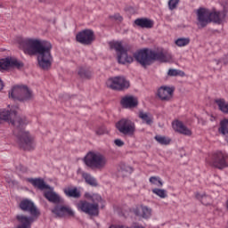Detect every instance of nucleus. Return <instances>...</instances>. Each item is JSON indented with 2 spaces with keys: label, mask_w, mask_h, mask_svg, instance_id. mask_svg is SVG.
<instances>
[{
  "label": "nucleus",
  "mask_w": 228,
  "mask_h": 228,
  "mask_svg": "<svg viewBox=\"0 0 228 228\" xmlns=\"http://www.w3.org/2000/svg\"><path fill=\"white\" fill-rule=\"evenodd\" d=\"M10 122L13 126V134L18 138L20 147L24 151H31L35 149L33 136L24 130V126L28 124L26 118H20L17 115V111L0 110V123Z\"/></svg>",
  "instance_id": "nucleus-1"
},
{
  "label": "nucleus",
  "mask_w": 228,
  "mask_h": 228,
  "mask_svg": "<svg viewBox=\"0 0 228 228\" xmlns=\"http://www.w3.org/2000/svg\"><path fill=\"white\" fill-rule=\"evenodd\" d=\"M21 46L25 54L29 56L37 54L39 67L43 70H49V68L53 65V55L51 54L53 45L51 42L38 39H24L21 42Z\"/></svg>",
  "instance_id": "nucleus-2"
},
{
  "label": "nucleus",
  "mask_w": 228,
  "mask_h": 228,
  "mask_svg": "<svg viewBox=\"0 0 228 228\" xmlns=\"http://www.w3.org/2000/svg\"><path fill=\"white\" fill-rule=\"evenodd\" d=\"M134 58L142 67L147 69V67L152 65L153 61L167 62L171 60L172 56L163 51H154L145 48L134 53Z\"/></svg>",
  "instance_id": "nucleus-3"
},
{
  "label": "nucleus",
  "mask_w": 228,
  "mask_h": 228,
  "mask_svg": "<svg viewBox=\"0 0 228 228\" xmlns=\"http://www.w3.org/2000/svg\"><path fill=\"white\" fill-rule=\"evenodd\" d=\"M19 208L21 211L29 213L31 216H24L23 214L17 215L16 220L20 224L17 228H31L35 218L40 216V211L31 200H22L19 204Z\"/></svg>",
  "instance_id": "nucleus-4"
},
{
  "label": "nucleus",
  "mask_w": 228,
  "mask_h": 228,
  "mask_svg": "<svg viewBox=\"0 0 228 228\" xmlns=\"http://www.w3.org/2000/svg\"><path fill=\"white\" fill-rule=\"evenodd\" d=\"M198 26L206 28L208 24L214 22L215 24H222L225 19V13L216 11H209L206 8H200L197 10Z\"/></svg>",
  "instance_id": "nucleus-5"
},
{
  "label": "nucleus",
  "mask_w": 228,
  "mask_h": 228,
  "mask_svg": "<svg viewBox=\"0 0 228 228\" xmlns=\"http://www.w3.org/2000/svg\"><path fill=\"white\" fill-rule=\"evenodd\" d=\"M85 197L92 203L87 200H81L77 204L78 209L86 215H90V216H97L99 215V204L102 202V197L99 194H90L88 192L85 194Z\"/></svg>",
  "instance_id": "nucleus-6"
},
{
  "label": "nucleus",
  "mask_w": 228,
  "mask_h": 228,
  "mask_svg": "<svg viewBox=\"0 0 228 228\" xmlns=\"http://www.w3.org/2000/svg\"><path fill=\"white\" fill-rule=\"evenodd\" d=\"M84 163L92 170H102L108 165V159L99 151H89L84 158Z\"/></svg>",
  "instance_id": "nucleus-7"
},
{
  "label": "nucleus",
  "mask_w": 228,
  "mask_h": 228,
  "mask_svg": "<svg viewBox=\"0 0 228 228\" xmlns=\"http://www.w3.org/2000/svg\"><path fill=\"white\" fill-rule=\"evenodd\" d=\"M111 49H115L118 54V62L121 65L126 63H133V56L127 54V53H133L131 45H122L121 42H115L110 45Z\"/></svg>",
  "instance_id": "nucleus-8"
},
{
  "label": "nucleus",
  "mask_w": 228,
  "mask_h": 228,
  "mask_svg": "<svg viewBox=\"0 0 228 228\" xmlns=\"http://www.w3.org/2000/svg\"><path fill=\"white\" fill-rule=\"evenodd\" d=\"M9 98L14 101H31L33 99V91L26 86H15L9 91Z\"/></svg>",
  "instance_id": "nucleus-9"
},
{
  "label": "nucleus",
  "mask_w": 228,
  "mask_h": 228,
  "mask_svg": "<svg viewBox=\"0 0 228 228\" xmlns=\"http://www.w3.org/2000/svg\"><path fill=\"white\" fill-rule=\"evenodd\" d=\"M108 88H110L111 90H127L129 86H131V84L129 83V80L126 79L124 77H115L113 78H110L106 83Z\"/></svg>",
  "instance_id": "nucleus-10"
},
{
  "label": "nucleus",
  "mask_w": 228,
  "mask_h": 228,
  "mask_svg": "<svg viewBox=\"0 0 228 228\" xmlns=\"http://www.w3.org/2000/svg\"><path fill=\"white\" fill-rule=\"evenodd\" d=\"M209 164L222 170V168L228 167V156L224 152L216 151L213 153Z\"/></svg>",
  "instance_id": "nucleus-11"
},
{
  "label": "nucleus",
  "mask_w": 228,
  "mask_h": 228,
  "mask_svg": "<svg viewBox=\"0 0 228 228\" xmlns=\"http://www.w3.org/2000/svg\"><path fill=\"white\" fill-rule=\"evenodd\" d=\"M116 127L119 133H122V134H133L134 131H136L134 122L127 118H122L119 120L116 124Z\"/></svg>",
  "instance_id": "nucleus-12"
},
{
  "label": "nucleus",
  "mask_w": 228,
  "mask_h": 228,
  "mask_svg": "<svg viewBox=\"0 0 228 228\" xmlns=\"http://www.w3.org/2000/svg\"><path fill=\"white\" fill-rule=\"evenodd\" d=\"M76 39L79 42V44L90 45V44L95 40V37L91 29H85L77 35Z\"/></svg>",
  "instance_id": "nucleus-13"
},
{
  "label": "nucleus",
  "mask_w": 228,
  "mask_h": 228,
  "mask_svg": "<svg viewBox=\"0 0 228 228\" xmlns=\"http://www.w3.org/2000/svg\"><path fill=\"white\" fill-rule=\"evenodd\" d=\"M133 213L135 216L139 218H143L144 220H149L152 216V208L145 205H138L133 208Z\"/></svg>",
  "instance_id": "nucleus-14"
},
{
  "label": "nucleus",
  "mask_w": 228,
  "mask_h": 228,
  "mask_svg": "<svg viewBox=\"0 0 228 228\" xmlns=\"http://www.w3.org/2000/svg\"><path fill=\"white\" fill-rule=\"evenodd\" d=\"M52 213L56 215V216H59V218H63V216H74V211L67 205L55 206L53 208Z\"/></svg>",
  "instance_id": "nucleus-15"
},
{
  "label": "nucleus",
  "mask_w": 228,
  "mask_h": 228,
  "mask_svg": "<svg viewBox=\"0 0 228 228\" xmlns=\"http://www.w3.org/2000/svg\"><path fill=\"white\" fill-rule=\"evenodd\" d=\"M44 197L49 202L53 204H63V199L58 195L55 191H53V188L50 187V191L44 192Z\"/></svg>",
  "instance_id": "nucleus-16"
},
{
  "label": "nucleus",
  "mask_w": 228,
  "mask_h": 228,
  "mask_svg": "<svg viewBox=\"0 0 228 228\" xmlns=\"http://www.w3.org/2000/svg\"><path fill=\"white\" fill-rule=\"evenodd\" d=\"M174 95V89L168 86H161L158 90V96L161 101H170Z\"/></svg>",
  "instance_id": "nucleus-17"
},
{
  "label": "nucleus",
  "mask_w": 228,
  "mask_h": 228,
  "mask_svg": "<svg viewBox=\"0 0 228 228\" xmlns=\"http://www.w3.org/2000/svg\"><path fill=\"white\" fill-rule=\"evenodd\" d=\"M173 129L180 134H184L185 136H191V130H190L181 121H175L173 123Z\"/></svg>",
  "instance_id": "nucleus-18"
},
{
  "label": "nucleus",
  "mask_w": 228,
  "mask_h": 228,
  "mask_svg": "<svg viewBox=\"0 0 228 228\" xmlns=\"http://www.w3.org/2000/svg\"><path fill=\"white\" fill-rule=\"evenodd\" d=\"M134 24L138 28H142L146 29H151V28H154V21L152 20L147 18H139L134 21Z\"/></svg>",
  "instance_id": "nucleus-19"
},
{
  "label": "nucleus",
  "mask_w": 228,
  "mask_h": 228,
  "mask_svg": "<svg viewBox=\"0 0 228 228\" xmlns=\"http://www.w3.org/2000/svg\"><path fill=\"white\" fill-rule=\"evenodd\" d=\"M121 106L123 108H136L138 106V99L134 96H125L121 99Z\"/></svg>",
  "instance_id": "nucleus-20"
},
{
  "label": "nucleus",
  "mask_w": 228,
  "mask_h": 228,
  "mask_svg": "<svg viewBox=\"0 0 228 228\" xmlns=\"http://www.w3.org/2000/svg\"><path fill=\"white\" fill-rule=\"evenodd\" d=\"M28 182L35 186V188H38V190H51V187L45 184L42 178H28Z\"/></svg>",
  "instance_id": "nucleus-21"
},
{
  "label": "nucleus",
  "mask_w": 228,
  "mask_h": 228,
  "mask_svg": "<svg viewBox=\"0 0 228 228\" xmlns=\"http://www.w3.org/2000/svg\"><path fill=\"white\" fill-rule=\"evenodd\" d=\"M8 67H16V69H22L24 67V63L20 61L16 58H6L5 59V69Z\"/></svg>",
  "instance_id": "nucleus-22"
},
{
  "label": "nucleus",
  "mask_w": 228,
  "mask_h": 228,
  "mask_svg": "<svg viewBox=\"0 0 228 228\" xmlns=\"http://www.w3.org/2000/svg\"><path fill=\"white\" fill-rule=\"evenodd\" d=\"M63 191L66 197H70L72 199H79V197H81V192L77 190V187L75 188L68 187V188H65Z\"/></svg>",
  "instance_id": "nucleus-23"
},
{
  "label": "nucleus",
  "mask_w": 228,
  "mask_h": 228,
  "mask_svg": "<svg viewBox=\"0 0 228 228\" xmlns=\"http://www.w3.org/2000/svg\"><path fill=\"white\" fill-rule=\"evenodd\" d=\"M139 118H142V122L147 124V126H152L154 122V118L152 115L143 111L139 112Z\"/></svg>",
  "instance_id": "nucleus-24"
},
{
  "label": "nucleus",
  "mask_w": 228,
  "mask_h": 228,
  "mask_svg": "<svg viewBox=\"0 0 228 228\" xmlns=\"http://www.w3.org/2000/svg\"><path fill=\"white\" fill-rule=\"evenodd\" d=\"M216 104H217L218 109L222 113L228 114V102H225L224 99H217L216 100Z\"/></svg>",
  "instance_id": "nucleus-25"
},
{
  "label": "nucleus",
  "mask_w": 228,
  "mask_h": 228,
  "mask_svg": "<svg viewBox=\"0 0 228 228\" xmlns=\"http://www.w3.org/2000/svg\"><path fill=\"white\" fill-rule=\"evenodd\" d=\"M82 177L90 186H97V180L95 179V177L92 176V175L83 172Z\"/></svg>",
  "instance_id": "nucleus-26"
},
{
  "label": "nucleus",
  "mask_w": 228,
  "mask_h": 228,
  "mask_svg": "<svg viewBox=\"0 0 228 228\" xmlns=\"http://www.w3.org/2000/svg\"><path fill=\"white\" fill-rule=\"evenodd\" d=\"M220 134L224 136H228V119L224 118L220 121V126L218 128Z\"/></svg>",
  "instance_id": "nucleus-27"
},
{
  "label": "nucleus",
  "mask_w": 228,
  "mask_h": 228,
  "mask_svg": "<svg viewBox=\"0 0 228 228\" xmlns=\"http://www.w3.org/2000/svg\"><path fill=\"white\" fill-rule=\"evenodd\" d=\"M77 74L82 79H90V77H92V72L88 69H85V68H79Z\"/></svg>",
  "instance_id": "nucleus-28"
},
{
  "label": "nucleus",
  "mask_w": 228,
  "mask_h": 228,
  "mask_svg": "<svg viewBox=\"0 0 228 228\" xmlns=\"http://www.w3.org/2000/svg\"><path fill=\"white\" fill-rule=\"evenodd\" d=\"M175 44L178 47H185V45H188L190 44V38L189 37H180L175 40Z\"/></svg>",
  "instance_id": "nucleus-29"
},
{
  "label": "nucleus",
  "mask_w": 228,
  "mask_h": 228,
  "mask_svg": "<svg viewBox=\"0 0 228 228\" xmlns=\"http://www.w3.org/2000/svg\"><path fill=\"white\" fill-rule=\"evenodd\" d=\"M195 197H196V199H198V200H200V202H202L205 206H208V204H209V202H206V200H211V197L206 195V193L200 194V193L197 192L195 194Z\"/></svg>",
  "instance_id": "nucleus-30"
},
{
  "label": "nucleus",
  "mask_w": 228,
  "mask_h": 228,
  "mask_svg": "<svg viewBox=\"0 0 228 228\" xmlns=\"http://www.w3.org/2000/svg\"><path fill=\"white\" fill-rule=\"evenodd\" d=\"M155 140H156V142L160 143V145H168V144H170V142H171L170 138L161 136V135H156Z\"/></svg>",
  "instance_id": "nucleus-31"
},
{
  "label": "nucleus",
  "mask_w": 228,
  "mask_h": 228,
  "mask_svg": "<svg viewBox=\"0 0 228 228\" xmlns=\"http://www.w3.org/2000/svg\"><path fill=\"white\" fill-rule=\"evenodd\" d=\"M152 193L159 197L160 199H167V191L165 189H152Z\"/></svg>",
  "instance_id": "nucleus-32"
},
{
  "label": "nucleus",
  "mask_w": 228,
  "mask_h": 228,
  "mask_svg": "<svg viewBox=\"0 0 228 228\" xmlns=\"http://www.w3.org/2000/svg\"><path fill=\"white\" fill-rule=\"evenodd\" d=\"M150 183L151 184H154L155 186H158L159 188H161V186H163V182L161 181V178H159V176L150 177Z\"/></svg>",
  "instance_id": "nucleus-33"
},
{
  "label": "nucleus",
  "mask_w": 228,
  "mask_h": 228,
  "mask_svg": "<svg viewBox=\"0 0 228 228\" xmlns=\"http://www.w3.org/2000/svg\"><path fill=\"white\" fill-rule=\"evenodd\" d=\"M167 74L171 77L175 76H184V73L182 70L170 69L167 72Z\"/></svg>",
  "instance_id": "nucleus-34"
},
{
  "label": "nucleus",
  "mask_w": 228,
  "mask_h": 228,
  "mask_svg": "<svg viewBox=\"0 0 228 228\" xmlns=\"http://www.w3.org/2000/svg\"><path fill=\"white\" fill-rule=\"evenodd\" d=\"M177 4H179V0H169L168 1L169 10H175V8H177Z\"/></svg>",
  "instance_id": "nucleus-35"
},
{
  "label": "nucleus",
  "mask_w": 228,
  "mask_h": 228,
  "mask_svg": "<svg viewBox=\"0 0 228 228\" xmlns=\"http://www.w3.org/2000/svg\"><path fill=\"white\" fill-rule=\"evenodd\" d=\"M214 63L216 65H220V63H224V65H228V55H225L223 59L221 60H214Z\"/></svg>",
  "instance_id": "nucleus-36"
},
{
  "label": "nucleus",
  "mask_w": 228,
  "mask_h": 228,
  "mask_svg": "<svg viewBox=\"0 0 228 228\" xmlns=\"http://www.w3.org/2000/svg\"><path fill=\"white\" fill-rule=\"evenodd\" d=\"M110 19H113L114 20H117L118 22H122L124 20V18L119 13H116L112 16H110Z\"/></svg>",
  "instance_id": "nucleus-37"
},
{
  "label": "nucleus",
  "mask_w": 228,
  "mask_h": 228,
  "mask_svg": "<svg viewBox=\"0 0 228 228\" xmlns=\"http://www.w3.org/2000/svg\"><path fill=\"white\" fill-rule=\"evenodd\" d=\"M106 133H108V130H106V127H104V126L99 127L96 130V134H98V136H101L102 134H106Z\"/></svg>",
  "instance_id": "nucleus-38"
},
{
  "label": "nucleus",
  "mask_w": 228,
  "mask_h": 228,
  "mask_svg": "<svg viewBox=\"0 0 228 228\" xmlns=\"http://www.w3.org/2000/svg\"><path fill=\"white\" fill-rule=\"evenodd\" d=\"M0 70H6L5 59L0 60Z\"/></svg>",
  "instance_id": "nucleus-39"
},
{
  "label": "nucleus",
  "mask_w": 228,
  "mask_h": 228,
  "mask_svg": "<svg viewBox=\"0 0 228 228\" xmlns=\"http://www.w3.org/2000/svg\"><path fill=\"white\" fill-rule=\"evenodd\" d=\"M114 143L117 145V147H124V142L120 139H116Z\"/></svg>",
  "instance_id": "nucleus-40"
},
{
  "label": "nucleus",
  "mask_w": 228,
  "mask_h": 228,
  "mask_svg": "<svg viewBox=\"0 0 228 228\" xmlns=\"http://www.w3.org/2000/svg\"><path fill=\"white\" fill-rule=\"evenodd\" d=\"M3 88H4V82H3L0 78V92L3 90Z\"/></svg>",
  "instance_id": "nucleus-41"
},
{
  "label": "nucleus",
  "mask_w": 228,
  "mask_h": 228,
  "mask_svg": "<svg viewBox=\"0 0 228 228\" xmlns=\"http://www.w3.org/2000/svg\"><path fill=\"white\" fill-rule=\"evenodd\" d=\"M110 228H123L122 226L111 225Z\"/></svg>",
  "instance_id": "nucleus-42"
}]
</instances>
